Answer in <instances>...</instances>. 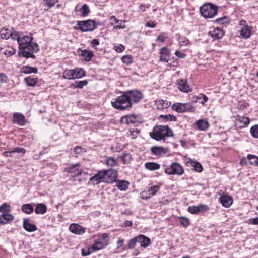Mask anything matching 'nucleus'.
Here are the masks:
<instances>
[{
  "label": "nucleus",
  "mask_w": 258,
  "mask_h": 258,
  "mask_svg": "<svg viewBox=\"0 0 258 258\" xmlns=\"http://www.w3.org/2000/svg\"><path fill=\"white\" fill-rule=\"evenodd\" d=\"M33 40L31 34H30L29 36H20L18 40L20 50L19 54L20 56L26 58H35L34 53H36L39 50V47L37 43L32 42Z\"/></svg>",
  "instance_id": "f257e3e1"
},
{
  "label": "nucleus",
  "mask_w": 258,
  "mask_h": 258,
  "mask_svg": "<svg viewBox=\"0 0 258 258\" xmlns=\"http://www.w3.org/2000/svg\"><path fill=\"white\" fill-rule=\"evenodd\" d=\"M150 136L156 141H165L166 138L172 137L174 133L171 128L167 125H158L155 126Z\"/></svg>",
  "instance_id": "f03ea898"
},
{
  "label": "nucleus",
  "mask_w": 258,
  "mask_h": 258,
  "mask_svg": "<svg viewBox=\"0 0 258 258\" xmlns=\"http://www.w3.org/2000/svg\"><path fill=\"white\" fill-rule=\"evenodd\" d=\"M112 107L119 110H129L132 108V104L128 100L125 91L122 94L111 101Z\"/></svg>",
  "instance_id": "7ed1b4c3"
},
{
  "label": "nucleus",
  "mask_w": 258,
  "mask_h": 258,
  "mask_svg": "<svg viewBox=\"0 0 258 258\" xmlns=\"http://www.w3.org/2000/svg\"><path fill=\"white\" fill-rule=\"evenodd\" d=\"M200 12L204 18H212L217 14L218 8L211 3H206L200 7Z\"/></svg>",
  "instance_id": "20e7f679"
},
{
  "label": "nucleus",
  "mask_w": 258,
  "mask_h": 258,
  "mask_svg": "<svg viewBox=\"0 0 258 258\" xmlns=\"http://www.w3.org/2000/svg\"><path fill=\"white\" fill-rule=\"evenodd\" d=\"M85 75L86 72L83 69L75 68L74 69H66L63 73V78L68 80L80 79Z\"/></svg>",
  "instance_id": "39448f33"
},
{
  "label": "nucleus",
  "mask_w": 258,
  "mask_h": 258,
  "mask_svg": "<svg viewBox=\"0 0 258 258\" xmlns=\"http://www.w3.org/2000/svg\"><path fill=\"white\" fill-rule=\"evenodd\" d=\"M171 108L172 110L179 113L184 112L194 113L196 111L195 107L189 102L185 103H175L172 105Z\"/></svg>",
  "instance_id": "423d86ee"
},
{
  "label": "nucleus",
  "mask_w": 258,
  "mask_h": 258,
  "mask_svg": "<svg viewBox=\"0 0 258 258\" xmlns=\"http://www.w3.org/2000/svg\"><path fill=\"white\" fill-rule=\"evenodd\" d=\"M77 25L78 26V29L82 32L92 31L97 27L96 22L91 19L78 21Z\"/></svg>",
  "instance_id": "0eeeda50"
},
{
  "label": "nucleus",
  "mask_w": 258,
  "mask_h": 258,
  "mask_svg": "<svg viewBox=\"0 0 258 258\" xmlns=\"http://www.w3.org/2000/svg\"><path fill=\"white\" fill-rule=\"evenodd\" d=\"M127 96L128 97L132 106L133 104L139 103L144 98V94L142 91L138 89H133L125 91Z\"/></svg>",
  "instance_id": "6e6552de"
},
{
  "label": "nucleus",
  "mask_w": 258,
  "mask_h": 258,
  "mask_svg": "<svg viewBox=\"0 0 258 258\" xmlns=\"http://www.w3.org/2000/svg\"><path fill=\"white\" fill-rule=\"evenodd\" d=\"M164 172L167 175L181 176L184 173V170L181 164L177 162H173L165 169Z\"/></svg>",
  "instance_id": "1a4fd4ad"
},
{
  "label": "nucleus",
  "mask_w": 258,
  "mask_h": 258,
  "mask_svg": "<svg viewBox=\"0 0 258 258\" xmlns=\"http://www.w3.org/2000/svg\"><path fill=\"white\" fill-rule=\"evenodd\" d=\"M103 172L105 173V183H112L117 181L118 175L117 170L111 168L107 170L104 169Z\"/></svg>",
  "instance_id": "9d476101"
},
{
  "label": "nucleus",
  "mask_w": 258,
  "mask_h": 258,
  "mask_svg": "<svg viewBox=\"0 0 258 258\" xmlns=\"http://www.w3.org/2000/svg\"><path fill=\"white\" fill-rule=\"evenodd\" d=\"M235 125L239 129L247 127L250 123V118L244 115L237 114L234 116Z\"/></svg>",
  "instance_id": "9b49d317"
},
{
  "label": "nucleus",
  "mask_w": 258,
  "mask_h": 258,
  "mask_svg": "<svg viewBox=\"0 0 258 258\" xmlns=\"http://www.w3.org/2000/svg\"><path fill=\"white\" fill-rule=\"evenodd\" d=\"M169 151L168 148L162 146H155L150 148L151 154L158 158L165 156Z\"/></svg>",
  "instance_id": "f8f14e48"
},
{
  "label": "nucleus",
  "mask_w": 258,
  "mask_h": 258,
  "mask_svg": "<svg viewBox=\"0 0 258 258\" xmlns=\"http://www.w3.org/2000/svg\"><path fill=\"white\" fill-rule=\"evenodd\" d=\"M81 166L79 163H77L75 164H71L69 167H66L64 169V172L68 173H73L74 175L73 177H77L82 174V171L81 169H79L78 168Z\"/></svg>",
  "instance_id": "ddd939ff"
},
{
  "label": "nucleus",
  "mask_w": 258,
  "mask_h": 258,
  "mask_svg": "<svg viewBox=\"0 0 258 258\" xmlns=\"http://www.w3.org/2000/svg\"><path fill=\"white\" fill-rule=\"evenodd\" d=\"M178 89L184 93H189L192 89L188 85L187 81L185 79H178L176 83Z\"/></svg>",
  "instance_id": "4468645a"
},
{
  "label": "nucleus",
  "mask_w": 258,
  "mask_h": 258,
  "mask_svg": "<svg viewBox=\"0 0 258 258\" xmlns=\"http://www.w3.org/2000/svg\"><path fill=\"white\" fill-rule=\"evenodd\" d=\"M125 20H118L115 16H112L109 18V23L111 25L113 26V28L116 29H124L126 27L125 24H122V23H125Z\"/></svg>",
  "instance_id": "2eb2a0df"
},
{
  "label": "nucleus",
  "mask_w": 258,
  "mask_h": 258,
  "mask_svg": "<svg viewBox=\"0 0 258 258\" xmlns=\"http://www.w3.org/2000/svg\"><path fill=\"white\" fill-rule=\"evenodd\" d=\"M224 34L225 33L223 29L218 27L211 29L208 32V35L215 40L221 39L224 35Z\"/></svg>",
  "instance_id": "dca6fc26"
},
{
  "label": "nucleus",
  "mask_w": 258,
  "mask_h": 258,
  "mask_svg": "<svg viewBox=\"0 0 258 258\" xmlns=\"http://www.w3.org/2000/svg\"><path fill=\"white\" fill-rule=\"evenodd\" d=\"M104 174L103 170L99 171L96 174L90 178V181L92 182L94 185L99 184L101 182L105 183L106 180H105V174Z\"/></svg>",
  "instance_id": "f3484780"
},
{
  "label": "nucleus",
  "mask_w": 258,
  "mask_h": 258,
  "mask_svg": "<svg viewBox=\"0 0 258 258\" xmlns=\"http://www.w3.org/2000/svg\"><path fill=\"white\" fill-rule=\"evenodd\" d=\"M161 185H156L150 187L147 191H144L142 192V198L145 199H148L152 196L155 195L159 190Z\"/></svg>",
  "instance_id": "a211bd4d"
},
{
  "label": "nucleus",
  "mask_w": 258,
  "mask_h": 258,
  "mask_svg": "<svg viewBox=\"0 0 258 258\" xmlns=\"http://www.w3.org/2000/svg\"><path fill=\"white\" fill-rule=\"evenodd\" d=\"M77 52L79 56L83 58L84 60L86 62L90 61L94 56V53L91 51L87 49H79Z\"/></svg>",
  "instance_id": "6ab92c4d"
},
{
  "label": "nucleus",
  "mask_w": 258,
  "mask_h": 258,
  "mask_svg": "<svg viewBox=\"0 0 258 258\" xmlns=\"http://www.w3.org/2000/svg\"><path fill=\"white\" fill-rule=\"evenodd\" d=\"M13 122L14 123L17 124L20 126H24L26 123L25 116L18 112H15L13 115Z\"/></svg>",
  "instance_id": "aec40b11"
},
{
  "label": "nucleus",
  "mask_w": 258,
  "mask_h": 258,
  "mask_svg": "<svg viewBox=\"0 0 258 258\" xmlns=\"http://www.w3.org/2000/svg\"><path fill=\"white\" fill-rule=\"evenodd\" d=\"M170 51L167 47L161 48L159 52V60L161 62H168L169 60Z\"/></svg>",
  "instance_id": "412c9836"
},
{
  "label": "nucleus",
  "mask_w": 258,
  "mask_h": 258,
  "mask_svg": "<svg viewBox=\"0 0 258 258\" xmlns=\"http://www.w3.org/2000/svg\"><path fill=\"white\" fill-rule=\"evenodd\" d=\"M70 231L75 234L82 235L85 232V228L78 224H71L69 226Z\"/></svg>",
  "instance_id": "4be33fe9"
},
{
  "label": "nucleus",
  "mask_w": 258,
  "mask_h": 258,
  "mask_svg": "<svg viewBox=\"0 0 258 258\" xmlns=\"http://www.w3.org/2000/svg\"><path fill=\"white\" fill-rule=\"evenodd\" d=\"M241 37L245 39H248L252 35V28L247 24L241 29L240 31Z\"/></svg>",
  "instance_id": "5701e85b"
},
{
  "label": "nucleus",
  "mask_w": 258,
  "mask_h": 258,
  "mask_svg": "<svg viewBox=\"0 0 258 258\" xmlns=\"http://www.w3.org/2000/svg\"><path fill=\"white\" fill-rule=\"evenodd\" d=\"M219 201L223 206L226 208L229 207L233 203V199L227 195H224L219 198Z\"/></svg>",
  "instance_id": "b1692460"
},
{
  "label": "nucleus",
  "mask_w": 258,
  "mask_h": 258,
  "mask_svg": "<svg viewBox=\"0 0 258 258\" xmlns=\"http://www.w3.org/2000/svg\"><path fill=\"white\" fill-rule=\"evenodd\" d=\"M23 226L26 231L30 232L35 231L37 229L36 226L31 223L30 220L27 218L23 219Z\"/></svg>",
  "instance_id": "393cba45"
},
{
  "label": "nucleus",
  "mask_w": 258,
  "mask_h": 258,
  "mask_svg": "<svg viewBox=\"0 0 258 258\" xmlns=\"http://www.w3.org/2000/svg\"><path fill=\"white\" fill-rule=\"evenodd\" d=\"M138 242L140 243L141 247L146 248L151 244V240L144 235L137 236Z\"/></svg>",
  "instance_id": "a878e982"
},
{
  "label": "nucleus",
  "mask_w": 258,
  "mask_h": 258,
  "mask_svg": "<svg viewBox=\"0 0 258 258\" xmlns=\"http://www.w3.org/2000/svg\"><path fill=\"white\" fill-rule=\"evenodd\" d=\"M95 237L97 238L95 240L99 242H103L104 245L107 246L109 244V236L108 233H99Z\"/></svg>",
  "instance_id": "bb28decb"
},
{
  "label": "nucleus",
  "mask_w": 258,
  "mask_h": 258,
  "mask_svg": "<svg viewBox=\"0 0 258 258\" xmlns=\"http://www.w3.org/2000/svg\"><path fill=\"white\" fill-rule=\"evenodd\" d=\"M155 104L158 109L164 110L169 108L171 106V103L167 100L159 99L155 101Z\"/></svg>",
  "instance_id": "cd10ccee"
},
{
  "label": "nucleus",
  "mask_w": 258,
  "mask_h": 258,
  "mask_svg": "<svg viewBox=\"0 0 258 258\" xmlns=\"http://www.w3.org/2000/svg\"><path fill=\"white\" fill-rule=\"evenodd\" d=\"M195 124L197 128L200 131H205L209 126V123L207 120L205 119H199L196 121Z\"/></svg>",
  "instance_id": "c85d7f7f"
},
{
  "label": "nucleus",
  "mask_w": 258,
  "mask_h": 258,
  "mask_svg": "<svg viewBox=\"0 0 258 258\" xmlns=\"http://www.w3.org/2000/svg\"><path fill=\"white\" fill-rule=\"evenodd\" d=\"M14 220V216L9 213H4L0 215V223L2 225L6 224L10 221Z\"/></svg>",
  "instance_id": "c756f323"
},
{
  "label": "nucleus",
  "mask_w": 258,
  "mask_h": 258,
  "mask_svg": "<svg viewBox=\"0 0 258 258\" xmlns=\"http://www.w3.org/2000/svg\"><path fill=\"white\" fill-rule=\"evenodd\" d=\"M175 37L180 47L187 46L190 42L188 38L184 36L180 35L179 33L175 35Z\"/></svg>",
  "instance_id": "7c9ffc66"
},
{
  "label": "nucleus",
  "mask_w": 258,
  "mask_h": 258,
  "mask_svg": "<svg viewBox=\"0 0 258 258\" xmlns=\"http://www.w3.org/2000/svg\"><path fill=\"white\" fill-rule=\"evenodd\" d=\"M194 98L195 99V101L196 103H199L203 105H204L209 100L208 97L203 93L195 96Z\"/></svg>",
  "instance_id": "2f4dec72"
},
{
  "label": "nucleus",
  "mask_w": 258,
  "mask_h": 258,
  "mask_svg": "<svg viewBox=\"0 0 258 258\" xmlns=\"http://www.w3.org/2000/svg\"><path fill=\"white\" fill-rule=\"evenodd\" d=\"M20 72L24 74H36L38 73V69L36 67H32L28 65L24 66L20 69Z\"/></svg>",
  "instance_id": "473e14b6"
},
{
  "label": "nucleus",
  "mask_w": 258,
  "mask_h": 258,
  "mask_svg": "<svg viewBox=\"0 0 258 258\" xmlns=\"http://www.w3.org/2000/svg\"><path fill=\"white\" fill-rule=\"evenodd\" d=\"M116 182L117 187L121 191H126L128 188L130 183L128 181L122 180H117Z\"/></svg>",
  "instance_id": "72a5a7b5"
},
{
  "label": "nucleus",
  "mask_w": 258,
  "mask_h": 258,
  "mask_svg": "<svg viewBox=\"0 0 258 258\" xmlns=\"http://www.w3.org/2000/svg\"><path fill=\"white\" fill-rule=\"evenodd\" d=\"M47 206L43 203L37 204L35 208V212L37 214H44L47 212Z\"/></svg>",
  "instance_id": "f704fd0d"
},
{
  "label": "nucleus",
  "mask_w": 258,
  "mask_h": 258,
  "mask_svg": "<svg viewBox=\"0 0 258 258\" xmlns=\"http://www.w3.org/2000/svg\"><path fill=\"white\" fill-rule=\"evenodd\" d=\"M106 165L109 167H113L119 165L118 162L114 157H106Z\"/></svg>",
  "instance_id": "c9c22d12"
},
{
  "label": "nucleus",
  "mask_w": 258,
  "mask_h": 258,
  "mask_svg": "<svg viewBox=\"0 0 258 258\" xmlns=\"http://www.w3.org/2000/svg\"><path fill=\"white\" fill-rule=\"evenodd\" d=\"M24 81L28 86L34 87L38 83V79L37 78H33L32 76L26 77Z\"/></svg>",
  "instance_id": "e433bc0d"
},
{
  "label": "nucleus",
  "mask_w": 258,
  "mask_h": 258,
  "mask_svg": "<svg viewBox=\"0 0 258 258\" xmlns=\"http://www.w3.org/2000/svg\"><path fill=\"white\" fill-rule=\"evenodd\" d=\"M145 167L147 170L153 171L159 169L160 168V165L158 163L150 162H147L145 164Z\"/></svg>",
  "instance_id": "4c0bfd02"
},
{
  "label": "nucleus",
  "mask_w": 258,
  "mask_h": 258,
  "mask_svg": "<svg viewBox=\"0 0 258 258\" xmlns=\"http://www.w3.org/2000/svg\"><path fill=\"white\" fill-rule=\"evenodd\" d=\"M21 210L24 213L27 214L32 213L34 211L33 204H25L23 205L21 207Z\"/></svg>",
  "instance_id": "58836bf2"
},
{
  "label": "nucleus",
  "mask_w": 258,
  "mask_h": 258,
  "mask_svg": "<svg viewBox=\"0 0 258 258\" xmlns=\"http://www.w3.org/2000/svg\"><path fill=\"white\" fill-rule=\"evenodd\" d=\"M103 243V242H99L98 241L94 240V243L92 245V248L94 250H95V251L103 249L105 248L107 246L104 245Z\"/></svg>",
  "instance_id": "ea45409f"
},
{
  "label": "nucleus",
  "mask_w": 258,
  "mask_h": 258,
  "mask_svg": "<svg viewBox=\"0 0 258 258\" xmlns=\"http://www.w3.org/2000/svg\"><path fill=\"white\" fill-rule=\"evenodd\" d=\"M119 158L124 164L130 163L131 161L133 160L131 154L127 153H123L119 157Z\"/></svg>",
  "instance_id": "a19ab883"
},
{
  "label": "nucleus",
  "mask_w": 258,
  "mask_h": 258,
  "mask_svg": "<svg viewBox=\"0 0 258 258\" xmlns=\"http://www.w3.org/2000/svg\"><path fill=\"white\" fill-rule=\"evenodd\" d=\"M88 81L86 80L83 81H76L75 83L71 86V87H74V88L82 89L84 86L88 84Z\"/></svg>",
  "instance_id": "79ce46f5"
},
{
  "label": "nucleus",
  "mask_w": 258,
  "mask_h": 258,
  "mask_svg": "<svg viewBox=\"0 0 258 258\" xmlns=\"http://www.w3.org/2000/svg\"><path fill=\"white\" fill-rule=\"evenodd\" d=\"M95 252H96L95 250H94L92 248V245H90L82 249L81 254L83 256H86Z\"/></svg>",
  "instance_id": "37998d69"
},
{
  "label": "nucleus",
  "mask_w": 258,
  "mask_h": 258,
  "mask_svg": "<svg viewBox=\"0 0 258 258\" xmlns=\"http://www.w3.org/2000/svg\"><path fill=\"white\" fill-rule=\"evenodd\" d=\"M122 119L125 120V122L126 124H134L137 122V117L135 115L124 116L122 118Z\"/></svg>",
  "instance_id": "c03bdc74"
},
{
  "label": "nucleus",
  "mask_w": 258,
  "mask_h": 258,
  "mask_svg": "<svg viewBox=\"0 0 258 258\" xmlns=\"http://www.w3.org/2000/svg\"><path fill=\"white\" fill-rule=\"evenodd\" d=\"M215 22L222 25H227L230 22V20L226 16L222 17L215 20Z\"/></svg>",
  "instance_id": "a18cd8bd"
},
{
  "label": "nucleus",
  "mask_w": 258,
  "mask_h": 258,
  "mask_svg": "<svg viewBox=\"0 0 258 258\" xmlns=\"http://www.w3.org/2000/svg\"><path fill=\"white\" fill-rule=\"evenodd\" d=\"M178 219L180 225L183 227L186 228L190 224V220L186 217L181 216L178 217Z\"/></svg>",
  "instance_id": "49530a36"
},
{
  "label": "nucleus",
  "mask_w": 258,
  "mask_h": 258,
  "mask_svg": "<svg viewBox=\"0 0 258 258\" xmlns=\"http://www.w3.org/2000/svg\"><path fill=\"white\" fill-rule=\"evenodd\" d=\"M168 38V34L167 32H162L159 34L156 39V41L164 43Z\"/></svg>",
  "instance_id": "de8ad7c7"
},
{
  "label": "nucleus",
  "mask_w": 258,
  "mask_h": 258,
  "mask_svg": "<svg viewBox=\"0 0 258 258\" xmlns=\"http://www.w3.org/2000/svg\"><path fill=\"white\" fill-rule=\"evenodd\" d=\"M247 159L249 160L251 165L258 166V157L255 155L248 154L247 157Z\"/></svg>",
  "instance_id": "09e8293b"
},
{
  "label": "nucleus",
  "mask_w": 258,
  "mask_h": 258,
  "mask_svg": "<svg viewBox=\"0 0 258 258\" xmlns=\"http://www.w3.org/2000/svg\"><path fill=\"white\" fill-rule=\"evenodd\" d=\"M160 118L164 121H167L169 120L175 121L177 120L176 116L172 114H168L166 115H161L160 116Z\"/></svg>",
  "instance_id": "8fccbe9b"
},
{
  "label": "nucleus",
  "mask_w": 258,
  "mask_h": 258,
  "mask_svg": "<svg viewBox=\"0 0 258 258\" xmlns=\"http://www.w3.org/2000/svg\"><path fill=\"white\" fill-rule=\"evenodd\" d=\"M251 136L255 139H258V124L252 126L250 129Z\"/></svg>",
  "instance_id": "3c124183"
},
{
  "label": "nucleus",
  "mask_w": 258,
  "mask_h": 258,
  "mask_svg": "<svg viewBox=\"0 0 258 258\" xmlns=\"http://www.w3.org/2000/svg\"><path fill=\"white\" fill-rule=\"evenodd\" d=\"M10 205L7 203H4L0 206V212L4 213H7L11 211Z\"/></svg>",
  "instance_id": "603ef678"
},
{
  "label": "nucleus",
  "mask_w": 258,
  "mask_h": 258,
  "mask_svg": "<svg viewBox=\"0 0 258 258\" xmlns=\"http://www.w3.org/2000/svg\"><path fill=\"white\" fill-rule=\"evenodd\" d=\"M11 31L8 29H3L1 31V37L3 39L10 38Z\"/></svg>",
  "instance_id": "864d4df0"
},
{
  "label": "nucleus",
  "mask_w": 258,
  "mask_h": 258,
  "mask_svg": "<svg viewBox=\"0 0 258 258\" xmlns=\"http://www.w3.org/2000/svg\"><path fill=\"white\" fill-rule=\"evenodd\" d=\"M249 106L248 103L246 102L245 100H241L238 102L237 108L239 110H243L247 108Z\"/></svg>",
  "instance_id": "5fc2aeb1"
},
{
  "label": "nucleus",
  "mask_w": 258,
  "mask_h": 258,
  "mask_svg": "<svg viewBox=\"0 0 258 258\" xmlns=\"http://www.w3.org/2000/svg\"><path fill=\"white\" fill-rule=\"evenodd\" d=\"M138 242L137 236L131 239L128 242L127 248L130 249H134Z\"/></svg>",
  "instance_id": "6e6d98bb"
},
{
  "label": "nucleus",
  "mask_w": 258,
  "mask_h": 258,
  "mask_svg": "<svg viewBox=\"0 0 258 258\" xmlns=\"http://www.w3.org/2000/svg\"><path fill=\"white\" fill-rule=\"evenodd\" d=\"M121 61L126 65H130L133 62V57L131 55H125L121 58Z\"/></svg>",
  "instance_id": "4d7b16f0"
},
{
  "label": "nucleus",
  "mask_w": 258,
  "mask_h": 258,
  "mask_svg": "<svg viewBox=\"0 0 258 258\" xmlns=\"http://www.w3.org/2000/svg\"><path fill=\"white\" fill-rule=\"evenodd\" d=\"M16 53V50L12 47H8L5 50L4 54L7 56L13 55Z\"/></svg>",
  "instance_id": "13d9d810"
},
{
  "label": "nucleus",
  "mask_w": 258,
  "mask_h": 258,
  "mask_svg": "<svg viewBox=\"0 0 258 258\" xmlns=\"http://www.w3.org/2000/svg\"><path fill=\"white\" fill-rule=\"evenodd\" d=\"M80 11L82 12V16H86L88 15L90 9L87 4H84L82 8L80 9Z\"/></svg>",
  "instance_id": "bf43d9fd"
},
{
  "label": "nucleus",
  "mask_w": 258,
  "mask_h": 258,
  "mask_svg": "<svg viewBox=\"0 0 258 258\" xmlns=\"http://www.w3.org/2000/svg\"><path fill=\"white\" fill-rule=\"evenodd\" d=\"M10 38H11L12 40L17 41L18 43V40L20 39V35L19 33L16 31L13 30L11 32Z\"/></svg>",
  "instance_id": "052dcab7"
},
{
  "label": "nucleus",
  "mask_w": 258,
  "mask_h": 258,
  "mask_svg": "<svg viewBox=\"0 0 258 258\" xmlns=\"http://www.w3.org/2000/svg\"><path fill=\"white\" fill-rule=\"evenodd\" d=\"M140 133V130L135 128H131L130 130V134L129 136H131L132 139H136Z\"/></svg>",
  "instance_id": "680f3d73"
},
{
  "label": "nucleus",
  "mask_w": 258,
  "mask_h": 258,
  "mask_svg": "<svg viewBox=\"0 0 258 258\" xmlns=\"http://www.w3.org/2000/svg\"><path fill=\"white\" fill-rule=\"evenodd\" d=\"M187 211L192 214H196L199 213L198 206H192L188 207Z\"/></svg>",
  "instance_id": "e2e57ef3"
},
{
  "label": "nucleus",
  "mask_w": 258,
  "mask_h": 258,
  "mask_svg": "<svg viewBox=\"0 0 258 258\" xmlns=\"http://www.w3.org/2000/svg\"><path fill=\"white\" fill-rule=\"evenodd\" d=\"M193 167H194L195 170L197 172H201L203 170L202 166L199 162H194Z\"/></svg>",
  "instance_id": "0e129e2a"
},
{
  "label": "nucleus",
  "mask_w": 258,
  "mask_h": 258,
  "mask_svg": "<svg viewBox=\"0 0 258 258\" xmlns=\"http://www.w3.org/2000/svg\"><path fill=\"white\" fill-rule=\"evenodd\" d=\"M115 51L117 53H121L124 51L125 47L122 44H119L118 45L114 47Z\"/></svg>",
  "instance_id": "69168bd1"
},
{
  "label": "nucleus",
  "mask_w": 258,
  "mask_h": 258,
  "mask_svg": "<svg viewBox=\"0 0 258 258\" xmlns=\"http://www.w3.org/2000/svg\"><path fill=\"white\" fill-rule=\"evenodd\" d=\"M199 212L207 211L209 210V208L207 205L200 204L198 205Z\"/></svg>",
  "instance_id": "338daca9"
},
{
  "label": "nucleus",
  "mask_w": 258,
  "mask_h": 258,
  "mask_svg": "<svg viewBox=\"0 0 258 258\" xmlns=\"http://www.w3.org/2000/svg\"><path fill=\"white\" fill-rule=\"evenodd\" d=\"M45 3V5L47 6L49 8L53 7L55 4L58 1V0H44Z\"/></svg>",
  "instance_id": "774afa93"
}]
</instances>
